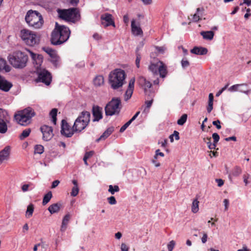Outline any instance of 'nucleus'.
<instances>
[{"label":"nucleus","mask_w":251,"mask_h":251,"mask_svg":"<svg viewBox=\"0 0 251 251\" xmlns=\"http://www.w3.org/2000/svg\"><path fill=\"white\" fill-rule=\"evenodd\" d=\"M52 193L51 191L48 192L44 197L43 200V204L45 205L48 203L52 198Z\"/></svg>","instance_id":"nucleus-36"},{"label":"nucleus","mask_w":251,"mask_h":251,"mask_svg":"<svg viewBox=\"0 0 251 251\" xmlns=\"http://www.w3.org/2000/svg\"><path fill=\"white\" fill-rule=\"evenodd\" d=\"M102 109L98 105H94L92 108V114L94 117L93 122L99 121L102 118Z\"/></svg>","instance_id":"nucleus-16"},{"label":"nucleus","mask_w":251,"mask_h":251,"mask_svg":"<svg viewBox=\"0 0 251 251\" xmlns=\"http://www.w3.org/2000/svg\"><path fill=\"white\" fill-rule=\"evenodd\" d=\"M71 31L65 25H59L56 23L55 27L52 32L51 43L55 46L60 45L65 43L69 38Z\"/></svg>","instance_id":"nucleus-1"},{"label":"nucleus","mask_w":251,"mask_h":251,"mask_svg":"<svg viewBox=\"0 0 251 251\" xmlns=\"http://www.w3.org/2000/svg\"><path fill=\"white\" fill-rule=\"evenodd\" d=\"M223 203L225 206V210L226 211L228 209L229 205V201L227 199H225L223 201Z\"/></svg>","instance_id":"nucleus-55"},{"label":"nucleus","mask_w":251,"mask_h":251,"mask_svg":"<svg viewBox=\"0 0 251 251\" xmlns=\"http://www.w3.org/2000/svg\"><path fill=\"white\" fill-rule=\"evenodd\" d=\"M126 75L125 72L121 69H116L109 74V83L114 90L123 86L125 83Z\"/></svg>","instance_id":"nucleus-2"},{"label":"nucleus","mask_w":251,"mask_h":251,"mask_svg":"<svg viewBox=\"0 0 251 251\" xmlns=\"http://www.w3.org/2000/svg\"><path fill=\"white\" fill-rule=\"evenodd\" d=\"M238 91L244 93L247 95H249L251 92V90H247L246 89L242 88L241 87L239 88Z\"/></svg>","instance_id":"nucleus-53"},{"label":"nucleus","mask_w":251,"mask_h":251,"mask_svg":"<svg viewBox=\"0 0 251 251\" xmlns=\"http://www.w3.org/2000/svg\"><path fill=\"white\" fill-rule=\"evenodd\" d=\"M216 181L217 182L219 187H221L224 184V181L222 179H216Z\"/></svg>","instance_id":"nucleus-64"},{"label":"nucleus","mask_w":251,"mask_h":251,"mask_svg":"<svg viewBox=\"0 0 251 251\" xmlns=\"http://www.w3.org/2000/svg\"><path fill=\"white\" fill-rule=\"evenodd\" d=\"M176 245V242L174 240L171 241L167 245L169 251H172Z\"/></svg>","instance_id":"nucleus-45"},{"label":"nucleus","mask_w":251,"mask_h":251,"mask_svg":"<svg viewBox=\"0 0 251 251\" xmlns=\"http://www.w3.org/2000/svg\"><path fill=\"white\" fill-rule=\"evenodd\" d=\"M57 109L56 108L52 109L50 113V116L52 118V121L53 123L55 125L56 122V116H57Z\"/></svg>","instance_id":"nucleus-38"},{"label":"nucleus","mask_w":251,"mask_h":251,"mask_svg":"<svg viewBox=\"0 0 251 251\" xmlns=\"http://www.w3.org/2000/svg\"><path fill=\"white\" fill-rule=\"evenodd\" d=\"M207 145L208 148L210 149H214L216 146V144L214 142L213 143H211L210 141L207 142Z\"/></svg>","instance_id":"nucleus-58"},{"label":"nucleus","mask_w":251,"mask_h":251,"mask_svg":"<svg viewBox=\"0 0 251 251\" xmlns=\"http://www.w3.org/2000/svg\"><path fill=\"white\" fill-rule=\"evenodd\" d=\"M201 35L202 36L203 39L208 40H211L213 38L214 33L212 31H203L201 32Z\"/></svg>","instance_id":"nucleus-25"},{"label":"nucleus","mask_w":251,"mask_h":251,"mask_svg":"<svg viewBox=\"0 0 251 251\" xmlns=\"http://www.w3.org/2000/svg\"><path fill=\"white\" fill-rule=\"evenodd\" d=\"M94 154V151H87L85 153L84 156L86 157L88 159L92 157Z\"/></svg>","instance_id":"nucleus-56"},{"label":"nucleus","mask_w":251,"mask_h":251,"mask_svg":"<svg viewBox=\"0 0 251 251\" xmlns=\"http://www.w3.org/2000/svg\"><path fill=\"white\" fill-rule=\"evenodd\" d=\"M12 87V84L5 79L3 77L0 75V89L4 91L8 92Z\"/></svg>","instance_id":"nucleus-19"},{"label":"nucleus","mask_w":251,"mask_h":251,"mask_svg":"<svg viewBox=\"0 0 251 251\" xmlns=\"http://www.w3.org/2000/svg\"><path fill=\"white\" fill-rule=\"evenodd\" d=\"M70 219V216L69 214H66L63 218L62 225L60 228V230L61 232H64L67 226V225L69 223V220Z\"/></svg>","instance_id":"nucleus-24"},{"label":"nucleus","mask_w":251,"mask_h":251,"mask_svg":"<svg viewBox=\"0 0 251 251\" xmlns=\"http://www.w3.org/2000/svg\"><path fill=\"white\" fill-rule=\"evenodd\" d=\"M9 117L6 110L0 108V121H9Z\"/></svg>","instance_id":"nucleus-31"},{"label":"nucleus","mask_w":251,"mask_h":251,"mask_svg":"<svg viewBox=\"0 0 251 251\" xmlns=\"http://www.w3.org/2000/svg\"><path fill=\"white\" fill-rule=\"evenodd\" d=\"M20 37L27 45L30 46H33L39 43V38L36 33L27 29L21 30Z\"/></svg>","instance_id":"nucleus-10"},{"label":"nucleus","mask_w":251,"mask_h":251,"mask_svg":"<svg viewBox=\"0 0 251 251\" xmlns=\"http://www.w3.org/2000/svg\"><path fill=\"white\" fill-rule=\"evenodd\" d=\"M199 201H198V200L197 199L194 200V201L192 202V207H191L192 211L194 213H196L199 211Z\"/></svg>","instance_id":"nucleus-35"},{"label":"nucleus","mask_w":251,"mask_h":251,"mask_svg":"<svg viewBox=\"0 0 251 251\" xmlns=\"http://www.w3.org/2000/svg\"><path fill=\"white\" fill-rule=\"evenodd\" d=\"M75 132L73 128H71L68 123L65 120L62 121L61 133L67 137H71Z\"/></svg>","instance_id":"nucleus-14"},{"label":"nucleus","mask_w":251,"mask_h":251,"mask_svg":"<svg viewBox=\"0 0 251 251\" xmlns=\"http://www.w3.org/2000/svg\"><path fill=\"white\" fill-rule=\"evenodd\" d=\"M181 64L182 67L183 69H185L189 66L190 63H189V61L187 60H186L185 58H183L181 61Z\"/></svg>","instance_id":"nucleus-44"},{"label":"nucleus","mask_w":251,"mask_h":251,"mask_svg":"<svg viewBox=\"0 0 251 251\" xmlns=\"http://www.w3.org/2000/svg\"><path fill=\"white\" fill-rule=\"evenodd\" d=\"M31 56L33 60H34V63H35L37 66H40L43 62V57L41 55L36 54L33 52H31Z\"/></svg>","instance_id":"nucleus-22"},{"label":"nucleus","mask_w":251,"mask_h":251,"mask_svg":"<svg viewBox=\"0 0 251 251\" xmlns=\"http://www.w3.org/2000/svg\"><path fill=\"white\" fill-rule=\"evenodd\" d=\"M148 69L153 75H159L162 78L166 77L168 74L167 66L160 60H157L155 62H151Z\"/></svg>","instance_id":"nucleus-9"},{"label":"nucleus","mask_w":251,"mask_h":251,"mask_svg":"<svg viewBox=\"0 0 251 251\" xmlns=\"http://www.w3.org/2000/svg\"><path fill=\"white\" fill-rule=\"evenodd\" d=\"M11 148L7 146L0 151V164L4 161L7 160L9 159L10 153Z\"/></svg>","instance_id":"nucleus-18"},{"label":"nucleus","mask_w":251,"mask_h":251,"mask_svg":"<svg viewBox=\"0 0 251 251\" xmlns=\"http://www.w3.org/2000/svg\"><path fill=\"white\" fill-rule=\"evenodd\" d=\"M57 12L59 17L67 22L75 23L80 20V10L78 8L58 9Z\"/></svg>","instance_id":"nucleus-5"},{"label":"nucleus","mask_w":251,"mask_h":251,"mask_svg":"<svg viewBox=\"0 0 251 251\" xmlns=\"http://www.w3.org/2000/svg\"><path fill=\"white\" fill-rule=\"evenodd\" d=\"M61 206L60 204L57 203L52 204L49 207L48 210L51 214L57 213L59 211Z\"/></svg>","instance_id":"nucleus-26"},{"label":"nucleus","mask_w":251,"mask_h":251,"mask_svg":"<svg viewBox=\"0 0 251 251\" xmlns=\"http://www.w3.org/2000/svg\"><path fill=\"white\" fill-rule=\"evenodd\" d=\"M158 155H159L161 157H164V153L160 152V150L159 149H158V150H156V151H155V154L154 156V159H157Z\"/></svg>","instance_id":"nucleus-51"},{"label":"nucleus","mask_w":251,"mask_h":251,"mask_svg":"<svg viewBox=\"0 0 251 251\" xmlns=\"http://www.w3.org/2000/svg\"><path fill=\"white\" fill-rule=\"evenodd\" d=\"M43 50L50 55V58L57 55L56 52L50 47H44Z\"/></svg>","instance_id":"nucleus-34"},{"label":"nucleus","mask_w":251,"mask_h":251,"mask_svg":"<svg viewBox=\"0 0 251 251\" xmlns=\"http://www.w3.org/2000/svg\"><path fill=\"white\" fill-rule=\"evenodd\" d=\"M25 20L29 26L34 28H40L43 24V19L40 13L32 10L27 12Z\"/></svg>","instance_id":"nucleus-7"},{"label":"nucleus","mask_w":251,"mask_h":251,"mask_svg":"<svg viewBox=\"0 0 251 251\" xmlns=\"http://www.w3.org/2000/svg\"><path fill=\"white\" fill-rule=\"evenodd\" d=\"M109 136V135L108 134L106 131H105L104 133L100 136V137L97 140V141L99 142L100 140L105 139Z\"/></svg>","instance_id":"nucleus-50"},{"label":"nucleus","mask_w":251,"mask_h":251,"mask_svg":"<svg viewBox=\"0 0 251 251\" xmlns=\"http://www.w3.org/2000/svg\"><path fill=\"white\" fill-rule=\"evenodd\" d=\"M137 82L144 89L145 95L149 97V99L151 98L150 100L145 101L146 108L144 111H146V109H149L151 107L153 101L155 91L151 89L152 84L151 82L147 80L143 76H139L137 79Z\"/></svg>","instance_id":"nucleus-3"},{"label":"nucleus","mask_w":251,"mask_h":251,"mask_svg":"<svg viewBox=\"0 0 251 251\" xmlns=\"http://www.w3.org/2000/svg\"><path fill=\"white\" fill-rule=\"evenodd\" d=\"M131 31L132 33L136 35H142L143 31L141 28L139 26H137L135 25V22L134 20H132L131 24Z\"/></svg>","instance_id":"nucleus-21"},{"label":"nucleus","mask_w":251,"mask_h":251,"mask_svg":"<svg viewBox=\"0 0 251 251\" xmlns=\"http://www.w3.org/2000/svg\"><path fill=\"white\" fill-rule=\"evenodd\" d=\"M108 201L109 204L113 205L115 204L117 202L116 200L114 197L111 196L109 198H108Z\"/></svg>","instance_id":"nucleus-48"},{"label":"nucleus","mask_w":251,"mask_h":251,"mask_svg":"<svg viewBox=\"0 0 251 251\" xmlns=\"http://www.w3.org/2000/svg\"><path fill=\"white\" fill-rule=\"evenodd\" d=\"M91 114L88 111H82L75 120L73 126L75 132H81L85 129L90 121Z\"/></svg>","instance_id":"nucleus-8"},{"label":"nucleus","mask_w":251,"mask_h":251,"mask_svg":"<svg viewBox=\"0 0 251 251\" xmlns=\"http://www.w3.org/2000/svg\"><path fill=\"white\" fill-rule=\"evenodd\" d=\"M31 132V129L30 128H27L23 131L22 133L20 136V138L21 140H23L25 138H26L29 135V134Z\"/></svg>","instance_id":"nucleus-40"},{"label":"nucleus","mask_w":251,"mask_h":251,"mask_svg":"<svg viewBox=\"0 0 251 251\" xmlns=\"http://www.w3.org/2000/svg\"><path fill=\"white\" fill-rule=\"evenodd\" d=\"M93 82L95 86H100L104 83V78L102 75H98L94 79Z\"/></svg>","instance_id":"nucleus-28"},{"label":"nucleus","mask_w":251,"mask_h":251,"mask_svg":"<svg viewBox=\"0 0 251 251\" xmlns=\"http://www.w3.org/2000/svg\"><path fill=\"white\" fill-rule=\"evenodd\" d=\"M114 127L110 126V127H108L105 131L108 133V134L109 135H110L114 131Z\"/></svg>","instance_id":"nucleus-62"},{"label":"nucleus","mask_w":251,"mask_h":251,"mask_svg":"<svg viewBox=\"0 0 251 251\" xmlns=\"http://www.w3.org/2000/svg\"><path fill=\"white\" fill-rule=\"evenodd\" d=\"M220 121L219 120H217L216 121H213L212 124L213 125L215 126L218 129H219L221 128V126L220 125Z\"/></svg>","instance_id":"nucleus-54"},{"label":"nucleus","mask_w":251,"mask_h":251,"mask_svg":"<svg viewBox=\"0 0 251 251\" xmlns=\"http://www.w3.org/2000/svg\"><path fill=\"white\" fill-rule=\"evenodd\" d=\"M34 211V205L33 204H30L27 206L25 216L27 218L31 217Z\"/></svg>","instance_id":"nucleus-32"},{"label":"nucleus","mask_w":251,"mask_h":251,"mask_svg":"<svg viewBox=\"0 0 251 251\" xmlns=\"http://www.w3.org/2000/svg\"><path fill=\"white\" fill-rule=\"evenodd\" d=\"M121 100L119 98H113L105 107V114L107 116H112L118 114L121 110Z\"/></svg>","instance_id":"nucleus-11"},{"label":"nucleus","mask_w":251,"mask_h":251,"mask_svg":"<svg viewBox=\"0 0 251 251\" xmlns=\"http://www.w3.org/2000/svg\"><path fill=\"white\" fill-rule=\"evenodd\" d=\"M120 191V188L118 185L113 186L110 185L109 186L108 192L112 195H114L115 192H118Z\"/></svg>","instance_id":"nucleus-39"},{"label":"nucleus","mask_w":251,"mask_h":251,"mask_svg":"<svg viewBox=\"0 0 251 251\" xmlns=\"http://www.w3.org/2000/svg\"><path fill=\"white\" fill-rule=\"evenodd\" d=\"M4 70L5 72H9L11 70V67L7 64L5 59L0 57V71Z\"/></svg>","instance_id":"nucleus-23"},{"label":"nucleus","mask_w":251,"mask_h":251,"mask_svg":"<svg viewBox=\"0 0 251 251\" xmlns=\"http://www.w3.org/2000/svg\"><path fill=\"white\" fill-rule=\"evenodd\" d=\"M60 181L58 180H54L52 182L51 185V188H54L58 186L59 184Z\"/></svg>","instance_id":"nucleus-63"},{"label":"nucleus","mask_w":251,"mask_h":251,"mask_svg":"<svg viewBox=\"0 0 251 251\" xmlns=\"http://www.w3.org/2000/svg\"><path fill=\"white\" fill-rule=\"evenodd\" d=\"M140 60H141L140 55L139 54H136V60H135V63H136V65L137 67L138 68L140 67Z\"/></svg>","instance_id":"nucleus-52"},{"label":"nucleus","mask_w":251,"mask_h":251,"mask_svg":"<svg viewBox=\"0 0 251 251\" xmlns=\"http://www.w3.org/2000/svg\"><path fill=\"white\" fill-rule=\"evenodd\" d=\"M69 3L73 6H76L79 2V0H68Z\"/></svg>","instance_id":"nucleus-60"},{"label":"nucleus","mask_w":251,"mask_h":251,"mask_svg":"<svg viewBox=\"0 0 251 251\" xmlns=\"http://www.w3.org/2000/svg\"><path fill=\"white\" fill-rule=\"evenodd\" d=\"M50 61L55 68H57L59 66V57L57 55L51 57L50 59Z\"/></svg>","instance_id":"nucleus-37"},{"label":"nucleus","mask_w":251,"mask_h":251,"mask_svg":"<svg viewBox=\"0 0 251 251\" xmlns=\"http://www.w3.org/2000/svg\"><path fill=\"white\" fill-rule=\"evenodd\" d=\"M44 151V148L42 145H36L34 147V153L42 154Z\"/></svg>","instance_id":"nucleus-42"},{"label":"nucleus","mask_w":251,"mask_h":251,"mask_svg":"<svg viewBox=\"0 0 251 251\" xmlns=\"http://www.w3.org/2000/svg\"><path fill=\"white\" fill-rule=\"evenodd\" d=\"M37 80L39 82H43L47 85H49L51 81L50 73L44 69L38 72Z\"/></svg>","instance_id":"nucleus-12"},{"label":"nucleus","mask_w":251,"mask_h":251,"mask_svg":"<svg viewBox=\"0 0 251 251\" xmlns=\"http://www.w3.org/2000/svg\"><path fill=\"white\" fill-rule=\"evenodd\" d=\"M242 169L238 166H235L232 170L231 175H229V177H230L231 176H238L242 173Z\"/></svg>","instance_id":"nucleus-29"},{"label":"nucleus","mask_w":251,"mask_h":251,"mask_svg":"<svg viewBox=\"0 0 251 251\" xmlns=\"http://www.w3.org/2000/svg\"><path fill=\"white\" fill-rule=\"evenodd\" d=\"M190 52L192 53L197 55H205L207 52L208 50L206 48L202 47H195Z\"/></svg>","instance_id":"nucleus-20"},{"label":"nucleus","mask_w":251,"mask_h":251,"mask_svg":"<svg viewBox=\"0 0 251 251\" xmlns=\"http://www.w3.org/2000/svg\"><path fill=\"white\" fill-rule=\"evenodd\" d=\"M247 85L245 84H235L230 87L228 90L230 92L238 91L239 88L243 87H247Z\"/></svg>","instance_id":"nucleus-33"},{"label":"nucleus","mask_w":251,"mask_h":251,"mask_svg":"<svg viewBox=\"0 0 251 251\" xmlns=\"http://www.w3.org/2000/svg\"><path fill=\"white\" fill-rule=\"evenodd\" d=\"M35 115V112L30 107L18 111L14 115L16 122L22 126H26L31 122V118Z\"/></svg>","instance_id":"nucleus-6"},{"label":"nucleus","mask_w":251,"mask_h":251,"mask_svg":"<svg viewBox=\"0 0 251 251\" xmlns=\"http://www.w3.org/2000/svg\"><path fill=\"white\" fill-rule=\"evenodd\" d=\"M212 138L214 140V142L217 144V142L219 141L220 136L217 133H214L212 134Z\"/></svg>","instance_id":"nucleus-49"},{"label":"nucleus","mask_w":251,"mask_h":251,"mask_svg":"<svg viewBox=\"0 0 251 251\" xmlns=\"http://www.w3.org/2000/svg\"><path fill=\"white\" fill-rule=\"evenodd\" d=\"M79 192V188L78 186H74L71 192V195L73 197H75L77 195Z\"/></svg>","instance_id":"nucleus-43"},{"label":"nucleus","mask_w":251,"mask_h":251,"mask_svg":"<svg viewBox=\"0 0 251 251\" xmlns=\"http://www.w3.org/2000/svg\"><path fill=\"white\" fill-rule=\"evenodd\" d=\"M9 121H0V133H5L7 131V123Z\"/></svg>","instance_id":"nucleus-30"},{"label":"nucleus","mask_w":251,"mask_h":251,"mask_svg":"<svg viewBox=\"0 0 251 251\" xmlns=\"http://www.w3.org/2000/svg\"><path fill=\"white\" fill-rule=\"evenodd\" d=\"M250 177V175L248 173H246L243 175V178L244 182L245 184V185H247L249 183L248 181V179Z\"/></svg>","instance_id":"nucleus-47"},{"label":"nucleus","mask_w":251,"mask_h":251,"mask_svg":"<svg viewBox=\"0 0 251 251\" xmlns=\"http://www.w3.org/2000/svg\"><path fill=\"white\" fill-rule=\"evenodd\" d=\"M122 251H128L129 248L125 244L122 243L121 246Z\"/></svg>","instance_id":"nucleus-57"},{"label":"nucleus","mask_w":251,"mask_h":251,"mask_svg":"<svg viewBox=\"0 0 251 251\" xmlns=\"http://www.w3.org/2000/svg\"><path fill=\"white\" fill-rule=\"evenodd\" d=\"M11 65L16 69H22L25 67L28 60V56L20 51L14 52L7 57Z\"/></svg>","instance_id":"nucleus-4"},{"label":"nucleus","mask_w":251,"mask_h":251,"mask_svg":"<svg viewBox=\"0 0 251 251\" xmlns=\"http://www.w3.org/2000/svg\"><path fill=\"white\" fill-rule=\"evenodd\" d=\"M135 78L133 77L129 80L128 88L125 94V100H128L132 96L134 88Z\"/></svg>","instance_id":"nucleus-17"},{"label":"nucleus","mask_w":251,"mask_h":251,"mask_svg":"<svg viewBox=\"0 0 251 251\" xmlns=\"http://www.w3.org/2000/svg\"><path fill=\"white\" fill-rule=\"evenodd\" d=\"M112 17V15L109 13L102 14L100 17L102 25L104 27L110 25L115 26L114 22Z\"/></svg>","instance_id":"nucleus-15"},{"label":"nucleus","mask_w":251,"mask_h":251,"mask_svg":"<svg viewBox=\"0 0 251 251\" xmlns=\"http://www.w3.org/2000/svg\"><path fill=\"white\" fill-rule=\"evenodd\" d=\"M156 50L159 53L163 54L166 50V48L165 47H155Z\"/></svg>","instance_id":"nucleus-46"},{"label":"nucleus","mask_w":251,"mask_h":251,"mask_svg":"<svg viewBox=\"0 0 251 251\" xmlns=\"http://www.w3.org/2000/svg\"><path fill=\"white\" fill-rule=\"evenodd\" d=\"M204 9L203 8H198L197 9V13L194 14L193 17V21L197 22L200 19V17L202 16V12Z\"/></svg>","instance_id":"nucleus-27"},{"label":"nucleus","mask_w":251,"mask_h":251,"mask_svg":"<svg viewBox=\"0 0 251 251\" xmlns=\"http://www.w3.org/2000/svg\"><path fill=\"white\" fill-rule=\"evenodd\" d=\"M207 234L206 233H203V236L201 238V242L202 243H205L207 240Z\"/></svg>","instance_id":"nucleus-59"},{"label":"nucleus","mask_w":251,"mask_h":251,"mask_svg":"<svg viewBox=\"0 0 251 251\" xmlns=\"http://www.w3.org/2000/svg\"><path fill=\"white\" fill-rule=\"evenodd\" d=\"M213 103L208 102V106L207 107V111L208 113H210L213 109Z\"/></svg>","instance_id":"nucleus-61"},{"label":"nucleus","mask_w":251,"mask_h":251,"mask_svg":"<svg viewBox=\"0 0 251 251\" xmlns=\"http://www.w3.org/2000/svg\"><path fill=\"white\" fill-rule=\"evenodd\" d=\"M187 119V115L184 114L181 116V117L177 120V124L178 125L182 126L186 122Z\"/></svg>","instance_id":"nucleus-41"},{"label":"nucleus","mask_w":251,"mask_h":251,"mask_svg":"<svg viewBox=\"0 0 251 251\" xmlns=\"http://www.w3.org/2000/svg\"><path fill=\"white\" fill-rule=\"evenodd\" d=\"M40 130L43 134L42 139L44 141H49L50 140L54 135L51 126L43 125L41 126Z\"/></svg>","instance_id":"nucleus-13"}]
</instances>
